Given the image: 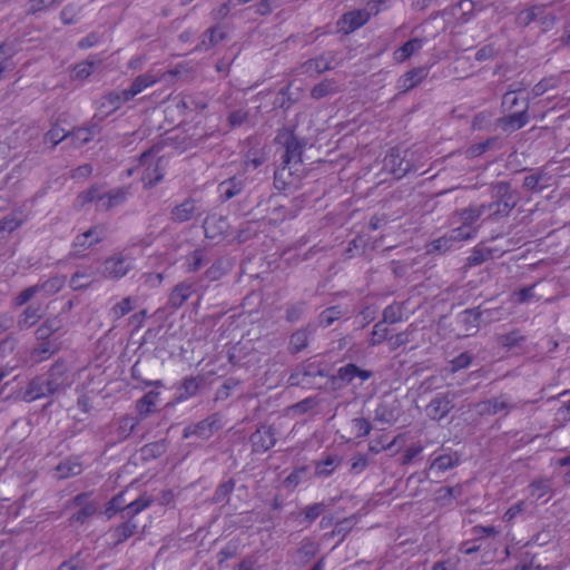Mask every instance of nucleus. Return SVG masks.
<instances>
[{
	"instance_id": "nucleus-31",
	"label": "nucleus",
	"mask_w": 570,
	"mask_h": 570,
	"mask_svg": "<svg viewBox=\"0 0 570 570\" xmlns=\"http://www.w3.org/2000/svg\"><path fill=\"white\" fill-rule=\"evenodd\" d=\"M126 90L122 91H111L102 97L101 108L107 109V112H114L118 110L125 102L130 99L126 98Z\"/></svg>"
},
{
	"instance_id": "nucleus-33",
	"label": "nucleus",
	"mask_w": 570,
	"mask_h": 570,
	"mask_svg": "<svg viewBox=\"0 0 570 570\" xmlns=\"http://www.w3.org/2000/svg\"><path fill=\"white\" fill-rule=\"evenodd\" d=\"M466 240L465 238H459L454 235V228L450 234L444 235L431 243L430 252L445 253L454 247L455 244Z\"/></svg>"
},
{
	"instance_id": "nucleus-22",
	"label": "nucleus",
	"mask_w": 570,
	"mask_h": 570,
	"mask_svg": "<svg viewBox=\"0 0 570 570\" xmlns=\"http://www.w3.org/2000/svg\"><path fill=\"white\" fill-rule=\"evenodd\" d=\"M226 37L227 32L219 24L210 27L204 32L203 39L197 46V49L207 51L223 41Z\"/></svg>"
},
{
	"instance_id": "nucleus-14",
	"label": "nucleus",
	"mask_w": 570,
	"mask_h": 570,
	"mask_svg": "<svg viewBox=\"0 0 570 570\" xmlns=\"http://www.w3.org/2000/svg\"><path fill=\"white\" fill-rule=\"evenodd\" d=\"M401 414L400 405L395 399H384L375 410V420L382 423L392 424L397 421Z\"/></svg>"
},
{
	"instance_id": "nucleus-18",
	"label": "nucleus",
	"mask_w": 570,
	"mask_h": 570,
	"mask_svg": "<svg viewBox=\"0 0 570 570\" xmlns=\"http://www.w3.org/2000/svg\"><path fill=\"white\" fill-rule=\"evenodd\" d=\"M97 273L92 266H83L75 272L69 285L73 291L86 288L94 282Z\"/></svg>"
},
{
	"instance_id": "nucleus-12",
	"label": "nucleus",
	"mask_w": 570,
	"mask_h": 570,
	"mask_svg": "<svg viewBox=\"0 0 570 570\" xmlns=\"http://www.w3.org/2000/svg\"><path fill=\"white\" fill-rule=\"evenodd\" d=\"M202 210L200 206L197 204V200L188 198L171 209L170 219L174 223L181 224L190 220L195 216H199Z\"/></svg>"
},
{
	"instance_id": "nucleus-53",
	"label": "nucleus",
	"mask_w": 570,
	"mask_h": 570,
	"mask_svg": "<svg viewBox=\"0 0 570 570\" xmlns=\"http://www.w3.org/2000/svg\"><path fill=\"white\" fill-rule=\"evenodd\" d=\"M305 145H286V150L283 155L284 163L288 166L302 163V153Z\"/></svg>"
},
{
	"instance_id": "nucleus-63",
	"label": "nucleus",
	"mask_w": 570,
	"mask_h": 570,
	"mask_svg": "<svg viewBox=\"0 0 570 570\" xmlns=\"http://www.w3.org/2000/svg\"><path fill=\"white\" fill-rule=\"evenodd\" d=\"M305 312V303L299 302L287 307L285 318L289 323L297 322L302 318Z\"/></svg>"
},
{
	"instance_id": "nucleus-7",
	"label": "nucleus",
	"mask_w": 570,
	"mask_h": 570,
	"mask_svg": "<svg viewBox=\"0 0 570 570\" xmlns=\"http://www.w3.org/2000/svg\"><path fill=\"white\" fill-rule=\"evenodd\" d=\"M253 451L265 453L276 443V431L272 425H261L249 438Z\"/></svg>"
},
{
	"instance_id": "nucleus-26",
	"label": "nucleus",
	"mask_w": 570,
	"mask_h": 570,
	"mask_svg": "<svg viewBox=\"0 0 570 570\" xmlns=\"http://www.w3.org/2000/svg\"><path fill=\"white\" fill-rule=\"evenodd\" d=\"M159 81L158 78L149 75V73H145V75H140L138 77H136L134 79V81L131 82L130 87L128 89H125L126 90V98L127 99H132L134 97H136L138 94L142 92L145 89L154 86L155 83H157Z\"/></svg>"
},
{
	"instance_id": "nucleus-64",
	"label": "nucleus",
	"mask_w": 570,
	"mask_h": 570,
	"mask_svg": "<svg viewBox=\"0 0 570 570\" xmlns=\"http://www.w3.org/2000/svg\"><path fill=\"white\" fill-rule=\"evenodd\" d=\"M296 553L303 562H307L317 553V546L312 541L305 542L297 549Z\"/></svg>"
},
{
	"instance_id": "nucleus-28",
	"label": "nucleus",
	"mask_w": 570,
	"mask_h": 570,
	"mask_svg": "<svg viewBox=\"0 0 570 570\" xmlns=\"http://www.w3.org/2000/svg\"><path fill=\"white\" fill-rule=\"evenodd\" d=\"M215 421L210 419L203 420L195 425L187 426L184 430V438H190L196 435L200 439H208L213 435V428L215 425Z\"/></svg>"
},
{
	"instance_id": "nucleus-42",
	"label": "nucleus",
	"mask_w": 570,
	"mask_h": 570,
	"mask_svg": "<svg viewBox=\"0 0 570 570\" xmlns=\"http://www.w3.org/2000/svg\"><path fill=\"white\" fill-rule=\"evenodd\" d=\"M153 499L146 494L128 503L126 508V519L132 520L137 514L149 508Z\"/></svg>"
},
{
	"instance_id": "nucleus-23",
	"label": "nucleus",
	"mask_w": 570,
	"mask_h": 570,
	"mask_svg": "<svg viewBox=\"0 0 570 570\" xmlns=\"http://www.w3.org/2000/svg\"><path fill=\"white\" fill-rule=\"evenodd\" d=\"M481 318V312L478 309H465L458 316V322L462 325L465 335L470 336L478 332Z\"/></svg>"
},
{
	"instance_id": "nucleus-58",
	"label": "nucleus",
	"mask_w": 570,
	"mask_h": 570,
	"mask_svg": "<svg viewBox=\"0 0 570 570\" xmlns=\"http://www.w3.org/2000/svg\"><path fill=\"white\" fill-rule=\"evenodd\" d=\"M385 164L399 167V171L406 173L410 169V163L400 158V150L397 147L391 148L390 154L385 157Z\"/></svg>"
},
{
	"instance_id": "nucleus-3",
	"label": "nucleus",
	"mask_w": 570,
	"mask_h": 570,
	"mask_svg": "<svg viewBox=\"0 0 570 570\" xmlns=\"http://www.w3.org/2000/svg\"><path fill=\"white\" fill-rule=\"evenodd\" d=\"M488 212L487 205H471L455 213L460 226L454 228V235L459 238L472 239L478 232L476 223Z\"/></svg>"
},
{
	"instance_id": "nucleus-17",
	"label": "nucleus",
	"mask_w": 570,
	"mask_h": 570,
	"mask_svg": "<svg viewBox=\"0 0 570 570\" xmlns=\"http://www.w3.org/2000/svg\"><path fill=\"white\" fill-rule=\"evenodd\" d=\"M43 316L40 305H28L17 318L16 326L18 331L23 332L33 327Z\"/></svg>"
},
{
	"instance_id": "nucleus-44",
	"label": "nucleus",
	"mask_w": 570,
	"mask_h": 570,
	"mask_svg": "<svg viewBox=\"0 0 570 570\" xmlns=\"http://www.w3.org/2000/svg\"><path fill=\"white\" fill-rule=\"evenodd\" d=\"M135 298L131 296H127L122 298L120 302L116 303L109 311V316L114 321H118L122 318L125 315L129 314L134 309Z\"/></svg>"
},
{
	"instance_id": "nucleus-8",
	"label": "nucleus",
	"mask_w": 570,
	"mask_h": 570,
	"mask_svg": "<svg viewBox=\"0 0 570 570\" xmlns=\"http://www.w3.org/2000/svg\"><path fill=\"white\" fill-rule=\"evenodd\" d=\"M52 393H58L72 384V380L63 362H56L47 374H43Z\"/></svg>"
},
{
	"instance_id": "nucleus-61",
	"label": "nucleus",
	"mask_w": 570,
	"mask_h": 570,
	"mask_svg": "<svg viewBox=\"0 0 570 570\" xmlns=\"http://www.w3.org/2000/svg\"><path fill=\"white\" fill-rule=\"evenodd\" d=\"M351 424L356 438H364L370 434L372 430L371 423L364 417H355L352 420Z\"/></svg>"
},
{
	"instance_id": "nucleus-29",
	"label": "nucleus",
	"mask_w": 570,
	"mask_h": 570,
	"mask_svg": "<svg viewBox=\"0 0 570 570\" xmlns=\"http://www.w3.org/2000/svg\"><path fill=\"white\" fill-rule=\"evenodd\" d=\"M137 531V523L134 520L126 519L120 525L115 528L111 531V538L114 539V543L120 544L128 540L130 537L135 534Z\"/></svg>"
},
{
	"instance_id": "nucleus-9",
	"label": "nucleus",
	"mask_w": 570,
	"mask_h": 570,
	"mask_svg": "<svg viewBox=\"0 0 570 570\" xmlns=\"http://www.w3.org/2000/svg\"><path fill=\"white\" fill-rule=\"evenodd\" d=\"M453 399L448 394H436L425 406V414L431 420L440 421L453 409Z\"/></svg>"
},
{
	"instance_id": "nucleus-6",
	"label": "nucleus",
	"mask_w": 570,
	"mask_h": 570,
	"mask_svg": "<svg viewBox=\"0 0 570 570\" xmlns=\"http://www.w3.org/2000/svg\"><path fill=\"white\" fill-rule=\"evenodd\" d=\"M529 100H521V107L501 117L497 126L503 131H515L523 128L529 122Z\"/></svg>"
},
{
	"instance_id": "nucleus-30",
	"label": "nucleus",
	"mask_w": 570,
	"mask_h": 570,
	"mask_svg": "<svg viewBox=\"0 0 570 570\" xmlns=\"http://www.w3.org/2000/svg\"><path fill=\"white\" fill-rule=\"evenodd\" d=\"M311 336V332L308 328L303 327L297 331H295L288 342V350L291 353L296 354L302 352L304 348L308 345V340Z\"/></svg>"
},
{
	"instance_id": "nucleus-19",
	"label": "nucleus",
	"mask_w": 570,
	"mask_h": 570,
	"mask_svg": "<svg viewBox=\"0 0 570 570\" xmlns=\"http://www.w3.org/2000/svg\"><path fill=\"white\" fill-rule=\"evenodd\" d=\"M245 187V181L242 178L232 177L222 181L218 185V193L222 200L226 202L239 195Z\"/></svg>"
},
{
	"instance_id": "nucleus-38",
	"label": "nucleus",
	"mask_w": 570,
	"mask_h": 570,
	"mask_svg": "<svg viewBox=\"0 0 570 570\" xmlns=\"http://www.w3.org/2000/svg\"><path fill=\"white\" fill-rule=\"evenodd\" d=\"M232 267V264L226 258H218L212 266L206 271L205 277L210 281L220 279Z\"/></svg>"
},
{
	"instance_id": "nucleus-46",
	"label": "nucleus",
	"mask_w": 570,
	"mask_h": 570,
	"mask_svg": "<svg viewBox=\"0 0 570 570\" xmlns=\"http://www.w3.org/2000/svg\"><path fill=\"white\" fill-rule=\"evenodd\" d=\"M67 277L65 275H56L39 284L40 291L51 296L59 293L66 285Z\"/></svg>"
},
{
	"instance_id": "nucleus-47",
	"label": "nucleus",
	"mask_w": 570,
	"mask_h": 570,
	"mask_svg": "<svg viewBox=\"0 0 570 570\" xmlns=\"http://www.w3.org/2000/svg\"><path fill=\"white\" fill-rule=\"evenodd\" d=\"M524 341V337L520 334L519 331H512L507 334H501L497 336V344L507 350H511L515 346H519Z\"/></svg>"
},
{
	"instance_id": "nucleus-59",
	"label": "nucleus",
	"mask_w": 570,
	"mask_h": 570,
	"mask_svg": "<svg viewBox=\"0 0 570 570\" xmlns=\"http://www.w3.org/2000/svg\"><path fill=\"white\" fill-rule=\"evenodd\" d=\"M97 512V504L95 502H89L80 508L77 512H75L70 521L85 523L90 517H92Z\"/></svg>"
},
{
	"instance_id": "nucleus-34",
	"label": "nucleus",
	"mask_w": 570,
	"mask_h": 570,
	"mask_svg": "<svg viewBox=\"0 0 570 570\" xmlns=\"http://www.w3.org/2000/svg\"><path fill=\"white\" fill-rule=\"evenodd\" d=\"M40 343L33 348L32 357L37 362L48 360L51 355L58 352L59 345L55 341L46 340L39 341Z\"/></svg>"
},
{
	"instance_id": "nucleus-48",
	"label": "nucleus",
	"mask_w": 570,
	"mask_h": 570,
	"mask_svg": "<svg viewBox=\"0 0 570 570\" xmlns=\"http://www.w3.org/2000/svg\"><path fill=\"white\" fill-rule=\"evenodd\" d=\"M72 132L70 129L62 127L60 124H55L45 135V142H62Z\"/></svg>"
},
{
	"instance_id": "nucleus-2",
	"label": "nucleus",
	"mask_w": 570,
	"mask_h": 570,
	"mask_svg": "<svg viewBox=\"0 0 570 570\" xmlns=\"http://www.w3.org/2000/svg\"><path fill=\"white\" fill-rule=\"evenodd\" d=\"M135 267V256L131 248L115 250L105 258L98 269L104 279L119 281Z\"/></svg>"
},
{
	"instance_id": "nucleus-37",
	"label": "nucleus",
	"mask_w": 570,
	"mask_h": 570,
	"mask_svg": "<svg viewBox=\"0 0 570 570\" xmlns=\"http://www.w3.org/2000/svg\"><path fill=\"white\" fill-rule=\"evenodd\" d=\"M546 6L543 4H537L532 6L531 8H527L524 10H521L515 18V21L520 26H529L531 22L535 21L537 18L546 11Z\"/></svg>"
},
{
	"instance_id": "nucleus-24",
	"label": "nucleus",
	"mask_w": 570,
	"mask_h": 570,
	"mask_svg": "<svg viewBox=\"0 0 570 570\" xmlns=\"http://www.w3.org/2000/svg\"><path fill=\"white\" fill-rule=\"evenodd\" d=\"M373 373L367 370H362L353 363L346 364L338 368L337 376L345 383H351L355 377L362 382L371 379Z\"/></svg>"
},
{
	"instance_id": "nucleus-15",
	"label": "nucleus",
	"mask_w": 570,
	"mask_h": 570,
	"mask_svg": "<svg viewBox=\"0 0 570 570\" xmlns=\"http://www.w3.org/2000/svg\"><path fill=\"white\" fill-rule=\"evenodd\" d=\"M53 394L52 390L43 375L37 376L30 381L26 391L23 392V400L32 402L41 397H47Z\"/></svg>"
},
{
	"instance_id": "nucleus-16",
	"label": "nucleus",
	"mask_w": 570,
	"mask_h": 570,
	"mask_svg": "<svg viewBox=\"0 0 570 570\" xmlns=\"http://www.w3.org/2000/svg\"><path fill=\"white\" fill-rule=\"evenodd\" d=\"M203 228L207 238L218 239L226 233L228 223L225 217L213 214L205 218Z\"/></svg>"
},
{
	"instance_id": "nucleus-43",
	"label": "nucleus",
	"mask_w": 570,
	"mask_h": 570,
	"mask_svg": "<svg viewBox=\"0 0 570 570\" xmlns=\"http://www.w3.org/2000/svg\"><path fill=\"white\" fill-rule=\"evenodd\" d=\"M521 100H528L521 90H509L502 97V107L507 111L512 112L521 107Z\"/></svg>"
},
{
	"instance_id": "nucleus-41",
	"label": "nucleus",
	"mask_w": 570,
	"mask_h": 570,
	"mask_svg": "<svg viewBox=\"0 0 570 570\" xmlns=\"http://www.w3.org/2000/svg\"><path fill=\"white\" fill-rule=\"evenodd\" d=\"M303 67L306 72H315L316 75H320L333 68V58L327 59L325 56H321L305 61Z\"/></svg>"
},
{
	"instance_id": "nucleus-5",
	"label": "nucleus",
	"mask_w": 570,
	"mask_h": 570,
	"mask_svg": "<svg viewBox=\"0 0 570 570\" xmlns=\"http://www.w3.org/2000/svg\"><path fill=\"white\" fill-rule=\"evenodd\" d=\"M106 235L107 227L102 224L95 225L88 230L78 234L72 242L73 255L80 256V253L101 243L106 238Z\"/></svg>"
},
{
	"instance_id": "nucleus-36",
	"label": "nucleus",
	"mask_w": 570,
	"mask_h": 570,
	"mask_svg": "<svg viewBox=\"0 0 570 570\" xmlns=\"http://www.w3.org/2000/svg\"><path fill=\"white\" fill-rule=\"evenodd\" d=\"M24 223V215L22 212H11L0 219V233H12L17 230Z\"/></svg>"
},
{
	"instance_id": "nucleus-32",
	"label": "nucleus",
	"mask_w": 570,
	"mask_h": 570,
	"mask_svg": "<svg viewBox=\"0 0 570 570\" xmlns=\"http://www.w3.org/2000/svg\"><path fill=\"white\" fill-rule=\"evenodd\" d=\"M127 507L125 492H120L107 502L105 513L108 519H111L117 513H120L121 519H126Z\"/></svg>"
},
{
	"instance_id": "nucleus-55",
	"label": "nucleus",
	"mask_w": 570,
	"mask_h": 570,
	"mask_svg": "<svg viewBox=\"0 0 570 570\" xmlns=\"http://www.w3.org/2000/svg\"><path fill=\"white\" fill-rule=\"evenodd\" d=\"M414 332H415V328L412 326H409L405 331L397 333L394 336H391L389 338L391 348L396 350V348L401 347L402 345L410 343L413 340Z\"/></svg>"
},
{
	"instance_id": "nucleus-20",
	"label": "nucleus",
	"mask_w": 570,
	"mask_h": 570,
	"mask_svg": "<svg viewBox=\"0 0 570 570\" xmlns=\"http://www.w3.org/2000/svg\"><path fill=\"white\" fill-rule=\"evenodd\" d=\"M423 46H424L423 39L412 38L394 51L393 58L397 63H403L409 58H411L414 53L419 52L423 48Z\"/></svg>"
},
{
	"instance_id": "nucleus-49",
	"label": "nucleus",
	"mask_w": 570,
	"mask_h": 570,
	"mask_svg": "<svg viewBox=\"0 0 570 570\" xmlns=\"http://www.w3.org/2000/svg\"><path fill=\"white\" fill-rule=\"evenodd\" d=\"M492 258V249L488 247H475L466 258L468 266H478Z\"/></svg>"
},
{
	"instance_id": "nucleus-57",
	"label": "nucleus",
	"mask_w": 570,
	"mask_h": 570,
	"mask_svg": "<svg viewBox=\"0 0 570 570\" xmlns=\"http://www.w3.org/2000/svg\"><path fill=\"white\" fill-rule=\"evenodd\" d=\"M41 291H40V286L39 284H36L33 286H29L27 288H24L23 291H21L14 298H13V305L16 307H20V306H23L24 304H27L29 301H31L37 294H39Z\"/></svg>"
},
{
	"instance_id": "nucleus-40",
	"label": "nucleus",
	"mask_w": 570,
	"mask_h": 570,
	"mask_svg": "<svg viewBox=\"0 0 570 570\" xmlns=\"http://www.w3.org/2000/svg\"><path fill=\"white\" fill-rule=\"evenodd\" d=\"M515 206V200L511 195H504V197L498 202L487 205V209L490 215L505 216Z\"/></svg>"
},
{
	"instance_id": "nucleus-35",
	"label": "nucleus",
	"mask_w": 570,
	"mask_h": 570,
	"mask_svg": "<svg viewBox=\"0 0 570 570\" xmlns=\"http://www.w3.org/2000/svg\"><path fill=\"white\" fill-rule=\"evenodd\" d=\"M528 495L533 501H538L551 491V482L548 479H539L531 482L528 488Z\"/></svg>"
},
{
	"instance_id": "nucleus-39",
	"label": "nucleus",
	"mask_w": 570,
	"mask_h": 570,
	"mask_svg": "<svg viewBox=\"0 0 570 570\" xmlns=\"http://www.w3.org/2000/svg\"><path fill=\"white\" fill-rule=\"evenodd\" d=\"M460 462V455L458 452H450L435 458L431 464L432 469H438L441 472H445L454 466H456Z\"/></svg>"
},
{
	"instance_id": "nucleus-11",
	"label": "nucleus",
	"mask_w": 570,
	"mask_h": 570,
	"mask_svg": "<svg viewBox=\"0 0 570 570\" xmlns=\"http://www.w3.org/2000/svg\"><path fill=\"white\" fill-rule=\"evenodd\" d=\"M194 293L195 284L193 282L184 281L176 284L168 295L167 307L178 309Z\"/></svg>"
},
{
	"instance_id": "nucleus-4",
	"label": "nucleus",
	"mask_w": 570,
	"mask_h": 570,
	"mask_svg": "<svg viewBox=\"0 0 570 570\" xmlns=\"http://www.w3.org/2000/svg\"><path fill=\"white\" fill-rule=\"evenodd\" d=\"M525 402H513L507 394L481 401L475 404V411L479 415H495L501 412H510L522 407Z\"/></svg>"
},
{
	"instance_id": "nucleus-60",
	"label": "nucleus",
	"mask_w": 570,
	"mask_h": 570,
	"mask_svg": "<svg viewBox=\"0 0 570 570\" xmlns=\"http://www.w3.org/2000/svg\"><path fill=\"white\" fill-rule=\"evenodd\" d=\"M438 500L441 501L443 504L449 502L452 499L460 498L463 493L461 485H454V487H444L438 490Z\"/></svg>"
},
{
	"instance_id": "nucleus-56",
	"label": "nucleus",
	"mask_w": 570,
	"mask_h": 570,
	"mask_svg": "<svg viewBox=\"0 0 570 570\" xmlns=\"http://www.w3.org/2000/svg\"><path fill=\"white\" fill-rule=\"evenodd\" d=\"M41 291H40V286L39 284H36L33 286H29L27 288H24L23 291H21L14 298H13V305L16 307H20V306H23L24 304H27L29 301H31L37 294H39Z\"/></svg>"
},
{
	"instance_id": "nucleus-13",
	"label": "nucleus",
	"mask_w": 570,
	"mask_h": 570,
	"mask_svg": "<svg viewBox=\"0 0 570 570\" xmlns=\"http://www.w3.org/2000/svg\"><path fill=\"white\" fill-rule=\"evenodd\" d=\"M428 75L429 68L426 67L413 68L399 77L396 80V88L400 92H407L420 85Z\"/></svg>"
},
{
	"instance_id": "nucleus-25",
	"label": "nucleus",
	"mask_w": 570,
	"mask_h": 570,
	"mask_svg": "<svg viewBox=\"0 0 570 570\" xmlns=\"http://www.w3.org/2000/svg\"><path fill=\"white\" fill-rule=\"evenodd\" d=\"M82 464L78 458H68L56 466V476L58 479H68L80 474Z\"/></svg>"
},
{
	"instance_id": "nucleus-52",
	"label": "nucleus",
	"mask_w": 570,
	"mask_h": 570,
	"mask_svg": "<svg viewBox=\"0 0 570 570\" xmlns=\"http://www.w3.org/2000/svg\"><path fill=\"white\" fill-rule=\"evenodd\" d=\"M95 70V62L85 60L77 63L71 73V78L73 80H85L87 79Z\"/></svg>"
},
{
	"instance_id": "nucleus-1",
	"label": "nucleus",
	"mask_w": 570,
	"mask_h": 570,
	"mask_svg": "<svg viewBox=\"0 0 570 570\" xmlns=\"http://www.w3.org/2000/svg\"><path fill=\"white\" fill-rule=\"evenodd\" d=\"M389 0H370L365 9H355L345 12L337 21V30L344 35H350L365 26L372 16L379 14L387 8Z\"/></svg>"
},
{
	"instance_id": "nucleus-21",
	"label": "nucleus",
	"mask_w": 570,
	"mask_h": 570,
	"mask_svg": "<svg viewBox=\"0 0 570 570\" xmlns=\"http://www.w3.org/2000/svg\"><path fill=\"white\" fill-rule=\"evenodd\" d=\"M139 421L132 415H124L115 422L114 434L117 441H125L138 425Z\"/></svg>"
},
{
	"instance_id": "nucleus-51",
	"label": "nucleus",
	"mask_w": 570,
	"mask_h": 570,
	"mask_svg": "<svg viewBox=\"0 0 570 570\" xmlns=\"http://www.w3.org/2000/svg\"><path fill=\"white\" fill-rule=\"evenodd\" d=\"M558 85L559 78L557 76L544 77L532 87V94L535 97L542 96L547 91L558 87Z\"/></svg>"
},
{
	"instance_id": "nucleus-54",
	"label": "nucleus",
	"mask_w": 570,
	"mask_h": 570,
	"mask_svg": "<svg viewBox=\"0 0 570 570\" xmlns=\"http://www.w3.org/2000/svg\"><path fill=\"white\" fill-rule=\"evenodd\" d=\"M100 195H101V188L97 185L91 186L90 188L83 190L82 193H80L78 195V197L76 199L77 205L79 207H83L91 202L98 203V198Z\"/></svg>"
},
{
	"instance_id": "nucleus-45",
	"label": "nucleus",
	"mask_w": 570,
	"mask_h": 570,
	"mask_svg": "<svg viewBox=\"0 0 570 570\" xmlns=\"http://www.w3.org/2000/svg\"><path fill=\"white\" fill-rule=\"evenodd\" d=\"M345 314L346 312L341 306L328 307L318 315V324L323 327H328Z\"/></svg>"
},
{
	"instance_id": "nucleus-10",
	"label": "nucleus",
	"mask_w": 570,
	"mask_h": 570,
	"mask_svg": "<svg viewBox=\"0 0 570 570\" xmlns=\"http://www.w3.org/2000/svg\"><path fill=\"white\" fill-rule=\"evenodd\" d=\"M66 333L65 318L61 314L52 315L47 317L35 331V337L37 341L49 340L57 333Z\"/></svg>"
},
{
	"instance_id": "nucleus-27",
	"label": "nucleus",
	"mask_w": 570,
	"mask_h": 570,
	"mask_svg": "<svg viewBox=\"0 0 570 570\" xmlns=\"http://www.w3.org/2000/svg\"><path fill=\"white\" fill-rule=\"evenodd\" d=\"M159 400V393L156 391H150L146 393L141 399H139L136 403V411L141 419L147 417L150 413L155 411V407Z\"/></svg>"
},
{
	"instance_id": "nucleus-62",
	"label": "nucleus",
	"mask_w": 570,
	"mask_h": 570,
	"mask_svg": "<svg viewBox=\"0 0 570 570\" xmlns=\"http://www.w3.org/2000/svg\"><path fill=\"white\" fill-rule=\"evenodd\" d=\"M493 121V114L490 111H481L476 114L472 121V128L474 130H483L488 128Z\"/></svg>"
},
{
	"instance_id": "nucleus-50",
	"label": "nucleus",
	"mask_w": 570,
	"mask_h": 570,
	"mask_svg": "<svg viewBox=\"0 0 570 570\" xmlns=\"http://www.w3.org/2000/svg\"><path fill=\"white\" fill-rule=\"evenodd\" d=\"M335 82L333 80H323L315 85L311 90V96L314 99H322L335 92Z\"/></svg>"
}]
</instances>
